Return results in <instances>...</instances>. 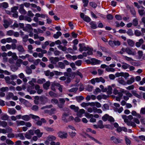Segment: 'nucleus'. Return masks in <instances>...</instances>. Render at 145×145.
Here are the masks:
<instances>
[{
    "mask_svg": "<svg viewBox=\"0 0 145 145\" xmlns=\"http://www.w3.org/2000/svg\"><path fill=\"white\" fill-rule=\"evenodd\" d=\"M57 48L64 52L66 51L67 50L71 54H72L74 53L73 50L70 48H68L67 49V48L65 46H63L62 45L58 46Z\"/></svg>",
    "mask_w": 145,
    "mask_h": 145,
    "instance_id": "nucleus-1",
    "label": "nucleus"
},
{
    "mask_svg": "<svg viewBox=\"0 0 145 145\" xmlns=\"http://www.w3.org/2000/svg\"><path fill=\"white\" fill-rule=\"evenodd\" d=\"M108 44L110 46L113 47L115 46H120L121 44V43L119 40H110L108 41Z\"/></svg>",
    "mask_w": 145,
    "mask_h": 145,
    "instance_id": "nucleus-2",
    "label": "nucleus"
},
{
    "mask_svg": "<svg viewBox=\"0 0 145 145\" xmlns=\"http://www.w3.org/2000/svg\"><path fill=\"white\" fill-rule=\"evenodd\" d=\"M49 59L51 63L54 64H56L59 61V58L57 57H51L49 58Z\"/></svg>",
    "mask_w": 145,
    "mask_h": 145,
    "instance_id": "nucleus-3",
    "label": "nucleus"
},
{
    "mask_svg": "<svg viewBox=\"0 0 145 145\" xmlns=\"http://www.w3.org/2000/svg\"><path fill=\"white\" fill-rule=\"evenodd\" d=\"M16 49L18 51L19 54L23 53L25 51L24 48L22 45H17Z\"/></svg>",
    "mask_w": 145,
    "mask_h": 145,
    "instance_id": "nucleus-4",
    "label": "nucleus"
},
{
    "mask_svg": "<svg viewBox=\"0 0 145 145\" xmlns=\"http://www.w3.org/2000/svg\"><path fill=\"white\" fill-rule=\"evenodd\" d=\"M93 126L96 128H99L100 129H103L105 127L103 124V122L101 120H100L99 121L97 125H94Z\"/></svg>",
    "mask_w": 145,
    "mask_h": 145,
    "instance_id": "nucleus-5",
    "label": "nucleus"
},
{
    "mask_svg": "<svg viewBox=\"0 0 145 145\" xmlns=\"http://www.w3.org/2000/svg\"><path fill=\"white\" fill-rule=\"evenodd\" d=\"M59 103H58L57 106L60 108H62L63 107L65 101V99L64 98H59Z\"/></svg>",
    "mask_w": 145,
    "mask_h": 145,
    "instance_id": "nucleus-6",
    "label": "nucleus"
},
{
    "mask_svg": "<svg viewBox=\"0 0 145 145\" xmlns=\"http://www.w3.org/2000/svg\"><path fill=\"white\" fill-rule=\"evenodd\" d=\"M19 12L22 14H26L27 12L24 9V5L22 4L19 5Z\"/></svg>",
    "mask_w": 145,
    "mask_h": 145,
    "instance_id": "nucleus-7",
    "label": "nucleus"
},
{
    "mask_svg": "<svg viewBox=\"0 0 145 145\" xmlns=\"http://www.w3.org/2000/svg\"><path fill=\"white\" fill-rule=\"evenodd\" d=\"M58 136L61 138H66L67 137L68 135L66 132L60 131L58 133Z\"/></svg>",
    "mask_w": 145,
    "mask_h": 145,
    "instance_id": "nucleus-8",
    "label": "nucleus"
},
{
    "mask_svg": "<svg viewBox=\"0 0 145 145\" xmlns=\"http://www.w3.org/2000/svg\"><path fill=\"white\" fill-rule=\"evenodd\" d=\"M110 140L113 141V142L115 144H117L121 142V140L119 138H116L114 136H112L110 138Z\"/></svg>",
    "mask_w": 145,
    "mask_h": 145,
    "instance_id": "nucleus-9",
    "label": "nucleus"
},
{
    "mask_svg": "<svg viewBox=\"0 0 145 145\" xmlns=\"http://www.w3.org/2000/svg\"><path fill=\"white\" fill-rule=\"evenodd\" d=\"M126 52L129 55H131L134 56L135 54V52L132 51L131 49L129 48H126Z\"/></svg>",
    "mask_w": 145,
    "mask_h": 145,
    "instance_id": "nucleus-10",
    "label": "nucleus"
},
{
    "mask_svg": "<svg viewBox=\"0 0 145 145\" xmlns=\"http://www.w3.org/2000/svg\"><path fill=\"white\" fill-rule=\"evenodd\" d=\"M25 71L26 73L27 74H32V72L31 69L28 66H26Z\"/></svg>",
    "mask_w": 145,
    "mask_h": 145,
    "instance_id": "nucleus-11",
    "label": "nucleus"
},
{
    "mask_svg": "<svg viewBox=\"0 0 145 145\" xmlns=\"http://www.w3.org/2000/svg\"><path fill=\"white\" fill-rule=\"evenodd\" d=\"M3 23V25L6 29L10 25L9 22L6 20H4Z\"/></svg>",
    "mask_w": 145,
    "mask_h": 145,
    "instance_id": "nucleus-12",
    "label": "nucleus"
},
{
    "mask_svg": "<svg viewBox=\"0 0 145 145\" xmlns=\"http://www.w3.org/2000/svg\"><path fill=\"white\" fill-rule=\"evenodd\" d=\"M131 93L132 94L136 97H137L138 98L141 99L142 98V96L140 95L137 94V92L135 90H132L131 91Z\"/></svg>",
    "mask_w": 145,
    "mask_h": 145,
    "instance_id": "nucleus-13",
    "label": "nucleus"
},
{
    "mask_svg": "<svg viewBox=\"0 0 145 145\" xmlns=\"http://www.w3.org/2000/svg\"><path fill=\"white\" fill-rule=\"evenodd\" d=\"M8 7V4L7 2H4L0 4V8L3 7L4 8H6Z\"/></svg>",
    "mask_w": 145,
    "mask_h": 145,
    "instance_id": "nucleus-14",
    "label": "nucleus"
},
{
    "mask_svg": "<svg viewBox=\"0 0 145 145\" xmlns=\"http://www.w3.org/2000/svg\"><path fill=\"white\" fill-rule=\"evenodd\" d=\"M40 100L42 103H44L48 101L47 98L45 96H41L40 98Z\"/></svg>",
    "mask_w": 145,
    "mask_h": 145,
    "instance_id": "nucleus-15",
    "label": "nucleus"
},
{
    "mask_svg": "<svg viewBox=\"0 0 145 145\" xmlns=\"http://www.w3.org/2000/svg\"><path fill=\"white\" fill-rule=\"evenodd\" d=\"M90 25H91V27L93 29H95L97 28V26L95 22L92 21L89 23Z\"/></svg>",
    "mask_w": 145,
    "mask_h": 145,
    "instance_id": "nucleus-16",
    "label": "nucleus"
},
{
    "mask_svg": "<svg viewBox=\"0 0 145 145\" xmlns=\"http://www.w3.org/2000/svg\"><path fill=\"white\" fill-rule=\"evenodd\" d=\"M47 139L49 141H52L55 140L56 139V137L53 135H50L48 137Z\"/></svg>",
    "mask_w": 145,
    "mask_h": 145,
    "instance_id": "nucleus-17",
    "label": "nucleus"
},
{
    "mask_svg": "<svg viewBox=\"0 0 145 145\" xmlns=\"http://www.w3.org/2000/svg\"><path fill=\"white\" fill-rule=\"evenodd\" d=\"M58 67L60 68L63 69H64L65 67V65L63 62H59L58 63Z\"/></svg>",
    "mask_w": 145,
    "mask_h": 145,
    "instance_id": "nucleus-18",
    "label": "nucleus"
},
{
    "mask_svg": "<svg viewBox=\"0 0 145 145\" xmlns=\"http://www.w3.org/2000/svg\"><path fill=\"white\" fill-rule=\"evenodd\" d=\"M96 82H101L103 83H104L105 82V80L102 77L100 78H95Z\"/></svg>",
    "mask_w": 145,
    "mask_h": 145,
    "instance_id": "nucleus-19",
    "label": "nucleus"
},
{
    "mask_svg": "<svg viewBox=\"0 0 145 145\" xmlns=\"http://www.w3.org/2000/svg\"><path fill=\"white\" fill-rule=\"evenodd\" d=\"M50 85V82L47 81L43 84V87L44 89H47L49 88Z\"/></svg>",
    "mask_w": 145,
    "mask_h": 145,
    "instance_id": "nucleus-20",
    "label": "nucleus"
},
{
    "mask_svg": "<svg viewBox=\"0 0 145 145\" xmlns=\"http://www.w3.org/2000/svg\"><path fill=\"white\" fill-rule=\"evenodd\" d=\"M118 81L119 83L123 85H125L126 84V82L122 78H119L118 79Z\"/></svg>",
    "mask_w": 145,
    "mask_h": 145,
    "instance_id": "nucleus-21",
    "label": "nucleus"
},
{
    "mask_svg": "<svg viewBox=\"0 0 145 145\" xmlns=\"http://www.w3.org/2000/svg\"><path fill=\"white\" fill-rule=\"evenodd\" d=\"M69 116V114L68 113L64 112L62 115V120L64 121L67 122V120L66 119V118Z\"/></svg>",
    "mask_w": 145,
    "mask_h": 145,
    "instance_id": "nucleus-22",
    "label": "nucleus"
},
{
    "mask_svg": "<svg viewBox=\"0 0 145 145\" xmlns=\"http://www.w3.org/2000/svg\"><path fill=\"white\" fill-rule=\"evenodd\" d=\"M22 119L25 121H28L30 120V117L29 115H25L22 116Z\"/></svg>",
    "mask_w": 145,
    "mask_h": 145,
    "instance_id": "nucleus-23",
    "label": "nucleus"
},
{
    "mask_svg": "<svg viewBox=\"0 0 145 145\" xmlns=\"http://www.w3.org/2000/svg\"><path fill=\"white\" fill-rule=\"evenodd\" d=\"M35 133L37 135L38 137L40 138L42 136L43 134L42 133H41L39 129H37L35 131Z\"/></svg>",
    "mask_w": 145,
    "mask_h": 145,
    "instance_id": "nucleus-24",
    "label": "nucleus"
},
{
    "mask_svg": "<svg viewBox=\"0 0 145 145\" xmlns=\"http://www.w3.org/2000/svg\"><path fill=\"white\" fill-rule=\"evenodd\" d=\"M16 122L17 126L20 125H24L25 123V122L23 121H17Z\"/></svg>",
    "mask_w": 145,
    "mask_h": 145,
    "instance_id": "nucleus-25",
    "label": "nucleus"
},
{
    "mask_svg": "<svg viewBox=\"0 0 145 145\" xmlns=\"http://www.w3.org/2000/svg\"><path fill=\"white\" fill-rule=\"evenodd\" d=\"M72 76L74 77L75 75H77L79 76L81 78H83V76L82 74L78 71H77L76 73L72 72Z\"/></svg>",
    "mask_w": 145,
    "mask_h": 145,
    "instance_id": "nucleus-26",
    "label": "nucleus"
},
{
    "mask_svg": "<svg viewBox=\"0 0 145 145\" xmlns=\"http://www.w3.org/2000/svg\"><path fill=\"white\" fill-rule=\"evenodd\" d=\"M135 78L134 77H131L129 80H128L126 82V84H131L135 81Z\"/></svg>",
    "mask_w": 145,
    "mask_h": 145,
    "instance_id": "nucleus-27",
    "label": "nucleus"
},
{
    "mask_svg": "<svg viewBox=\"0 0 145 145\" xmlns=\"http://www.w3.org/2000/svg\"><path fill=\"white\" fill-rule=\"evenodd\" d=\"M138 19L136 18L133 20L132 24L135 26H136L138 25Z\"/></svg>",
    "mask_w": 145,
    "mask_h": 145,
    "instance_id": "nucleus-28",
    "label": "nucleus"
},
{
    "mask_svg": "<svg viewBox=\"0 0 145 145\" xmlns=\"http://www.w3.org/2000/svg\"><path fill=\"white\" fill-rule=\"evenodd\" d=\"M62 35V33L60 31L57 32L56 34H55L54 35L53 37L55 39L58 38L60 36H61Z\"/></svg>",
    "mask_w": 145,
    "mask_h": 145,
    "instance_id": "nucleus-29",
    "label": "nucleus"
},
{
    "mask_svg": "<svg viewBox=\"0 0 145 145\" xmlns=\"http://www.w3.org/2000/svg\"><path fill=\"white\" fill-rule=\"evenodd\" d=\"M9 118L7 114H4L1 117V119L3 120H7Z\"/></svg>",
    "mask_w": 145,
    "mask_h": 145,
    "instance_id": "nucleus-30",
    "label": "nucleus"
},
{
    "mask_svg": "<svg viewBox=\"0 0 145 145\" xmlns=\"http://www.w3.org/2000/svg\"><path fill=\"white\" fill-rule=\"evenodd\" d=\"M127 42L128 45L131 46L133 47L134 45V42L131 39H128L127 40Z\"/></svg>",
    "mask_w": 145,
    "mask_h": 145,
    "instance_id": "nucleus-31",
    "label": "nucleus"
},
{
    "mask_svg": "<svg viewBox=\"0 0 145 145\" xmlns=\"http://www.w3.org/2000/svg\"><path fill=\"white\" fill-rule=\"evenodd\" d=\"M13 96V94L11 92H9L7 95L6 98L7 99L9 100L11 98H12Z\"/></svg>",
    "mask_w": 145,
    "mask_h": 145,
    "instance_id": "nucleus-32",
    "label": "nucleus"
},
{
    "mask_svg": "<svg viewBox=\"0 0 145 145\" xmlns=\"http://www.w3.org/2000/svg\"><path fill=\"white\" fill-rule=\"evenodd\" d=\"M70 108L76 112H78L79 110V108L78 107L76 106L75 105H71L70 106Z\"/></svg>",
    "mask_w": 145,
    "mask_h": 145,
    "instance_id": "nucleus-33",
    "label": "nucleus"
},
{
    "mask_svg": "<svg viewBox=\"0 0 145 145\" xmlns=\"http://www.w3.org/2000/svg\"><path fill=\"white\" fill-rule=\"evenodd\" d=\"M105 70L108 72H114L115 71V69L110 67L109 66H108L107 68L105 69Z\"/></svg>",
    "mask_w": 145,
    "mask_h": 145,
    "instance_id": "nucleus-34",
    "label": "nucleus"
},
{
    "mask_svg": "<svg viewBox=\"0 0 145 145\" xmlns=\"http://www.w3.org/2000/svg\"><path fill=\"white\" fill-rule=\"evenodd\" d=\"M99 61L95 58H92L91 59V64L92 65H95L99 63Z\"/></svg>",
    "mask_w": 145,
    "mask_h": 145,
    "instance_id": "nucleus-35",
    "label": "nucleus"
},
{
    "mask_svg": "<svg viewBox=\"0 0 145 145\" xmlns=\"http://www.w3.org/2000/svg\"><path fill=\"white\" fill-rule=\"evenodd\" d=\"M17 61L16 63V65L18 67H20L21 66L20 63H22V60L21 59H17Z\"/></svg>",
    "mask_w": 145,
    "mask_h": 145,
    "instance_id": "nucleus-36",
    "label": "nucleus"
},
{
    "mask_svg": "<svg viewBox=\"0 0 145 145\" xmlns=\"http://www.w3.org/2000/svg\"><path fill=\"white\" fill-rule=\"evenodd\" d=\"M122 63L123 65L122 66V67L123 69H126L130 67V65L126 63L123 62Z\"/></svg>",
    "mask_w": 145,
    "mask_h": 145,
    "instance_id": "nucleus-37",
    "label": "nucleus"
},
{
    "mask_svg": "<svg viewBox=\"0 0 145 145\" xmlns=\"http://www.w3.org/2000/svg\"><path fill=\"white\" fill-rule=\"evenodd\" d=\"M18 6H14L11 8V12L12 13H16L18 12L17 10L18 9Z\"/></svg>",
    "mask_w": 145,
    "mask_h": 145,
    "instance_id": "nucleus-38",
    "label": "nucleus"
},
{
    "mask_svg": "<svg viewBox=\"0 0 145 145\" xmlns=\"http://www.w3.org/2000/svg\"><path fill=\"white\" fill-rule=\"evenodd\" d=\"M76 99L78 102H81L82 100H84V98L82 96H77L75 97Z\"/></svg>",
    "mask_w": 145,
    "mask_h": 145,
    "instance_id": "nucleus-39",
    "label": "nucleus"
},
{
    "mask_svg": "<svg viewBox=\"0 0 145 145\" xmlns=\"http://www.w3.org/2000/svg\"><path fill=\"white\" fill-rule=\"evenodd\" d=\"M134 34L137 37H139L142 35L141 32L138 30H135V31Z\"/></svg>",
    "mask_w": 145,
    "mask_h": 145,
    "instance_id": "nucleus-40",
    "label": "nucleus"
},
{
    "mask_svg": "<svg viewBox=\"0 0 145 145\" xmlns=\"http://www.w3.org/2000/svg\"><path fill=\"white\" fill-rule=\"evenodd\" d=\"M26 28H27L28 30V32H32L33 30V29L30 24H27L26 25Z\"/></svg>",
    "mask_w": 145,
    "mask_h": 145,
    "instance_id": "nucleus-41",
    "label": "nucleus"
},
{
    "mask_svg": "<svg viewBox=\"0 0 145 145\" xmlns=\"http://www.w3.org/2000/svg\"><path fill=\"white\" fill-rule=\"evenodd\" d=\"M49 94L50 96L52 97H57V95L56 94L51 91H49Z\"/></svg>",
    "mask_w": 145,
    "mask_h": 145,
    "instance_id": "nucleus-42",
    "label": "nucleus"
},
{
    "mask_svg": "<svg viewBox=\"0 0 145 145\" xmlns=\"http://www.w3.org/2000/svg\"><path fill=\"white\" fill-rule=\"evenodd\" d=\"M83 19L84 21L87 22H89L91 21V19L90 18L87 16H85Z\"/></svg>",
    "mask_w": 145,
    "mask_h": 145,
    "instance_id": "nucleus-43",
    "label": "nucleus"
},
{
    "mask_svg": "<svg viewBox=\"0 0 145 145\" xmlns=\"http://www.w3.org/2000/svg\"><path fill=\"white\" fill-rule=\"evenodd\" d=\"M127 34L130 36H132L134 35V34L132 30L131 29H129L126 33Z\"/></svg>",
    "mask_w": 145,
    "mask_h": 145,
    "instance_id": "nucleus-44",
    "label": "nucleus"
},
{
    "mask_svg": "<svg viewBox=\"0 0 145 145\" xmlns=\"http://www.w3.org/2000/svg\"><path fill=\"white\" fill-rule=\"evenodd\" d=\"M49 44V42L48 41H46L42 45V48L43 49H44L46 47V46Z\"/></svg>",
    "mask_w": 145,
    "mask_h": 145,
    "instance_id": "nucleus-45",
    "label": "nucleus"
},
{
    "mask_svg": "<svg viewBox=\"0 0 145 145\" xmlns=\"http://www.w3.org/2000/svg\"><path fill=\"white\" fill-rule=\"evenodd\" d=\"M9 113L11 114H14L16 112V110L15 109L13 108H10L8 110Z\"/></svg>",
    "mask_w": 145,
    "mask_h": 145,
    "instance_id": "nucleus-46",
    "label": "nucleus"
},
{
    "mask_svg": "<svg viewBox=\"0 0 145 145\" xmlns=\"http://www.w3.org/2000/svg\"><path fill=\"white\" fill-rule=\"evenodd\" d=\"M7 123L5 121H0V126H2L3 127H6L7 125Z\"/></svg>",
    "mask_w": 145,
    "mask_h": 145,
    "instance_id": "nucleus-47",
    "label": "nucleus"
},
{
    "mask_svg": "<svg viewBox=\"0 0 145 145\" xmlns=\"http://www.w3.org/2000/svg\"><path fill=\"white\" fill-rule=\"evenodd\" d=\"M30 116L32 118L36 120H39L40 119L39 117L37 116L31 114H30Z\"/></svg>",
    "mask_w": 145,
    "mask_h": 145,
    "instance_id": "nucleus-48",
    "label": "nucleus"
},
{
    "mask_svg": "<svg viewBox=\"0 0 145 145\" xmlns=\"http://www.w3.org/2000/svg\"><path fill=\"white\" fill-rule=\"evenodd\" d=\"M85 45V44L84 43L82 44H79V46L80 47L79 49V51L81 52L83 51V47Z\"/></svg>",
    "mask_w": 145,
    "mask_h": 145,
    "instance_id": "nucleus-49",
    "label": "nucleus"
},
{
    "mask_svg": "<svg viewBox=\"0 0 145 145\" xmlns=\"http://www.w3.org/2000/svg\"><path fill=\"white\" fill-rule=\"evenodd\" d=\"M109 115L107 114H105L102 117V119L104 121H105L108 120Z\"/></svg>",
    "mask_w": 145,
    "mask_h": 145,
    "instance_id": "nucleus-50",
    "label": "nucleus"
},
{
    "mask_svg": "<svg viewBox=\"0 0 145 145\" xmlns=\"http://www.w3.org/2000/svg\"><path fill=\"white\" fill-rule=\"evenodd\" d=\"M14 31L12 30H10L7 32V34L9 36H12L13 35Z\"/></svg>",
    "mask_w": 145,
    "mask_h": 145,
    "instance_id": "nucleus-51",
    "label": "nucleus"
},
{
    "mask_svg": "<svg viewBox=\"0 0 145 145\" xmlns=\"http://www.w3.org/2000/svg\"><path fill=\"white\" fill-rule=\"evenodd\" d=\"M88 51L87 52V54L88 55H92L93 54L92 51L93 50V49L91 48H89L87 50Z\"/></svg>",
    "mask_w": 145,
    "mask_h": 145,
    "instance_id": "nucleus-52",
    "label": "nucleus"
},
{
    "mask_svg": "<svg viewBox=\"0 0 145 145\" xmlns=\"http://www.w3.org/2000/svg\"><path fill=\"white\" fill-rule=\"evenodd\" d=\"M4 73L5 74L7 75H9L10 74V72L7 71H3L2 70L0 69V73Z\"/></svg>",
    "mask_w": 145,
    "mask_h": 145,
    "instance_id": "nucleus-53",
    "label": "nucleus"
},
{
    "mask_svg": "<svg viewBox=\"0 0 145 145\" xmlns=\"http://www.w3.org/2000/svg\"><path fill=\"white\" fill-rule=\"evenodd\" d=\"M86 135L88 136V137H89L92 140H94V141H95L96 142L98 143L99 144H101V143L99 141H98L96 139H95V138H94L93 137L90 136L89 135Z\"/></svg>",
    "mask_w": 145,
    "mask_h": 145,
    "instance_id": "nucleus-54",
    "label": "nucleus"
},
{
    "mask_svg": "<svg viewBox=\"0 0 145 145\" xmlns=\"http://www.w3.org/2000/svg\"><path fill=\"white\" fill-rule=\"evenodd\" d=\"M93 88V86L90 85H88L87 88V90L89 91H91Z\"/></svg>",
    "mask_w": 145,
    "mask_h": 145,
    "instance_id": "nucleus-55",
    "label": "nucleus"
},
{
    "mask_svg": "<svg viewBox=\"0 0 145 145\" xmlns=\"http://www.w3.org/2000/svg\"><path fill=\"white\" fill-rule=\"evenodd\" d=\"M5 79L7 84H8L10 81V77L9 76H6L4 78Z\"/></svg>",
    "mask_w": 145,
    "mask_h": 145,
    "instance_id": "nucleus-56",
    "label": "nucleus"
},
{
    "mask_svg": "<svg viewBox=\"0 0 145 145\" xmlns=\"http://www.w3.org/2000/svg\"><path fill=\"white\" fill-rule=\"evenodd\" d=\"M82 63L81 60H78L75 62V64L76 65L78 66H80L81 65Z\"/></svg>",
    "mask_w": 145,
    "mask_h": 145,
    "instance_id": "nucleus-57",
    "label": "nucleus"
},
{
    "mask_svg": "<svg viewBox=\"0 0 145 145\" xmlns=\"http://www.w3.org/2000/svg\"><path fill=\"white\" fill-rule=\"evenodd\" d=\"M124 59L128 61H133V60L131 57H129L126 56H124Z\"/></svg>",
    "mask_w": 145,
    "mask_h": 145,
    "instance_id": "nucleus-58",
    "label": "nucleus"
},
{
    "mask_svg": "<svg viewBox=\"0 0 145 145\" xmlns=\"http://www.w3.org/2000/svg\"><path fill=\"white\" fill-rule=\"evenodd\" d=\"M101 92V90L99 88H96L93 93L94 94H97L98 93H100Z\"/></svg>",
    "mask_w": 145,
    "mask_h": 145,
    "instance_id": "nucleus-59",
    "label": "nucleus"
},
{
    "mask_svg": "<svg viewBox=\"0 0 145 145\" xmlns=\"http://www.w3.org/2000/svg\"><path fill=\"white\" fill-rule=\"evenodd\" d=\"M89 5L91 6L94 8H95L97 6V5L94 2H90Z\"/></svg>",
    "mask_w": 145,
    "mask_h": 145,
    "instance_id": "nucleus-60",
    "label": "nucleus"
},
{
    "mask_svg": "<svg viewBox=\"0 0 145 145\" xmlns=\"http://www.w3.org/2000/svg\"><path fill=\"white\" fill-rule=\"evenodd\" d=\"M10 79L12 80H13L14 79H16L17 78V76L16 75L13 74L11 75L10 76Z\"/></svg>",
    "mask_w": 145,
    "mask_h": 145,
    "instance_id": "nucleus-61",
    "label": "nucleus"
},
{
    "mask_svg": "<svg viewBox=\"0 0 145 145\" xmlns=\"http://www.w3.org/2000/svg\"><path fill=\"white\" fill-rule=\"evenodd\" d=\"M45 82V79L44 78H43L38 80L37 82L39 84H42Z\"/></svg>",
    "mask_w": 145,
    "mask_h": 145,
    "instance_id": "nucleus-62",
    "label": "nucleus"
},
{
    "mask_svg": "<svg viewBox=\"0 0 145 145\" xmlns=\"http://www.w3.org/2000/svg\"><path fill=\"white\" fill-rule=\"evenodd\" d=\"M83 3H84L83 6L84 7H86L87 6L89 1L88 0H82Z\"/></svg>",
    "mask_w": 145,
    "mask_h": 145,
    "instance_id": "nucleus-63",
    "label": "nucleus"
},
{
    "mask_svg": "<svg viewBox=\"0 0 145 145\" xmlns=\"http://www.w3.org/2000/svg\"><path fill=\"white\" fill-rule=\"evenodd\" d=\"M24 20L29 22H31L32 20V19L30 17L25 16H24Z\"/></svg>",
    "mask_w": 145,
    "mask_h": 145,
    "instance_id": "nucleus-64",
    "label": "nucleus"
}]
</instances>
